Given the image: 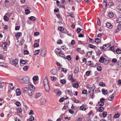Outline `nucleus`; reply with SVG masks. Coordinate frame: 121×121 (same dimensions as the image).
<instances>
[{
    "instance_id": "f257e3e1",
    "label": "nucleus",
    "mask_w": 121,
    "mask_h": 121,
    "mask_svg": "<svg viewBox=\"0 0 121 121\" xmlns=\"http://www.w3.org/2000/svg\"><path fill=\"white\" fill-rule=\"evenodd\" d=\"M43 84L46 91L48 92H49L50 88L48 84V82L47 79H45L44 80Z\"/></svg>"
},
{
    "instance_id": "f03ea898",
    "label": "nucleus",
    "mask_w": 121,
    "mask_h": 121,
    "mask_svg": "<svg viewBox=\"0 0 121 121\" xmlns=\"http://www.w3.org/2000/svg\"><path fill=\"white\" fill-rule=\"evenodd\" d=\"M30 78L29 77L25 76L22 77L20 80V82L24 84L29 83Z\"/></svg>"
},
{
    "instance_id": "7ed1b4c3",
    "label": "nucleus",
    "mask_w": 121,
    "mask_h": 121,
    "mask_svg": "<svg viewBox=\"0 0 121 121\" xmlns=\"http://www.w3.org/2000/svg\"><path fill=\"white\" fill-rule=\"evenodd\" d=\"M55 51L57 53L60 54V56L64 58H65V55L64 52L61 51V49L58 48H56L55 50Z\"/></svg>"
},
{
    "instance_id": "20e7f679",
    "label": "nucleus",
    "mask_w": 121,
    "mask_h": 121,
    "mask_svg": "<svg viewBox=\"0 0 121 121\" xmlns=\"http://www.w3.org/2000/svg\"><path fill=\"white\" fill-rule=\"evenodd\" d=\"M46 54V49L44 48H43L42 49L40 53V55L42 56H44Z\"/></svg>"
},
{
    "instance_id": "39448f33",
    "label": "nucleus",
    "mask_w": 121,
    "mask_h": 121,
    "mask_svg": "<svg viewBox=\"0 0 121 121\" xmlns=\"http://www.w3.org/2000/svg\"><path fill=\"white\" fill-rule=\"evenodd\" d=\"M18 62V59H16L14 60H13L12 61L10 62L11 64L15 66H16Z\"/></svg>"
},
{
    "instance_id": "423d86ee",
    "label": "nucleus",
    "mask_w": 121,
    "mask_h": 121,
    "mask_svg": "<svg viewBox=\"0 0 121 121\" xmlns=\"http://www.w3.org/2000/svg\"><path fill=\"white\" fill-rule=\"evenodd\" d=\"M60 31V32L59 34L60 35H62V34L65 33L66 34H67L69 36H70L71 35V34L70 33H68L69 32L67 31Z\"/></svg>"
},
{
    "instance_id": "0eeeda50",
    "label": "nucleus",
    "mask_w": 121,
    "mask_h": 121,
    "mask_svg": "<svg viewBox=\"0 0 121 121\" xmlns=\"http://www.w3.org/2000/svg\"><path fill=\"white\" fill-rule=\"evenodd\" d=\"M111 45L110 43H107L106 44L100 47L101 49H104L105 48V47H107V48L109 47Z\"/></svg>"
},
{
    "instance_id": "6e6552de",
    "label": "nucleus",
    "mask_w": 121,
    "mask_h": 121,
    "mask_svg": "<svg viewBox=\"0 0 121 121\" xmlns=\"http://www.w3.org/2000/svg\"><path fill=\"white\" fill-rule=\"evenodd\" d=\"M116 94V92H114L112 95H111L108 97V100H112V99L114 97Z\"/></svg>"
},
{
    "instance_id": "1a4fd4ad",
    "label": "nucleus",
    "mask_w": 121,
    "mask_h": 121,
    "mask_svg": "<svg viewBox=\"0 0 121 121\" xmlns=\"http://www.w3.org/2000/svg\"><path fill=\"white\" fill-rule=\"evenodd\" d=\"M51 73L53 74L56 75L58 74L57 70L55 69H53L51 71Z\"/></svg>"
},
{
    "instance_id": "9d476101",
    "label": "nucleus",
    "mask_w": 121,
    "mask_h": 121,
    "mask_svg": "<svg viewBox=\"0 0 121 121\" xmlns=\"http://www.w3.org/2000/svg\"><path fill=\"white\" fill-rule=\"evenodd\" d=\"M28 87L30 89L29 90L34 91L35 90V87L32 85L29 84V85L28 86Z\"/></svg>"
},
{
    "instance_id": "9b49d317",
    "label": "nucleus",
    "mask_w": 121,
    "mask_h": 121,
    "mask_svg": "<svg viewBox=\"0 0 121 121\" xmlns=\"http://www.w3.org/2000/svg\"><path fill=\"white\" fill-rule=\"evenodd\" d=\"M46 102V100L44 98L42 99L41 100L40 103V104L41 105H43L45 104Z\"/></svg>"
},
{
    "instance_id": "f8f14e48",
    "label": "nucleus",
    "mask_w": 121,
    "mask_h": 121,
    "mask_svg": "<svg viewBox=\"0 0 121 121\" xmlns=\"http://www.w3.org/2000/svg\"><path fill=\"white\" fill-rule=\"evenodd\" d=\"M107 27L109 29H111L112 27V25L109 22H107L106 24Z\"/></svg>"
},
{
    "instance_id": "ddd939ff",
    "label": "nucleus",
    "mask_w": 121,
    "mask_h": 121,
    "mask_svg": "<svg viewBox=\"0 0 121 121\" xmlns=\"http://www.w3.org/2000/svg\"><path fill=\"white\" fill-rule=\"evenodd\" d=\"M16 93L17 96L21 94L20 89L18 88L17 89L16 91Z\"/></svg>"
},
{
    "instance_id": "4468645a",
    "label": "nucleus",
    "mask_w": 121,
    "mask_h": 121,
    "mask_svg": "<svg viewBox=\"0 0 121 121\" xmlns=\"http://www.w3.org/2000/svg\"><path fill=\"white\" fill-rule=\"evenodd\" d=\"M22 35V33L20 32L17 33L15 35V36L16 38H18Z\"/></svg>"
},
{
    "instance_id": "2eb2a0df",
    "label": "nucleus",
    "mask_w": 121,
    "mask_h": 121,
    "mask_svg": "<svg viewBox=\"0 0 121 121\" xmlns=\"http://www.w3.org/2000/svg\"><path fill=\"white\" fill-rule=\"evenodd\" d=\"M95 88V86H93L91 87V88L88 91L89 93H90L91 91H92L93 92H94V90Z\"/></svg>"
},
{
    "instance_id": "dca6fc26",
    "label": "nucleus",
    "mask_w": 121,
    "mask_h": 121,
    "mask_svg": "<svg viewBox=\"0 0 121 121\" xmlns=\"http://www.w3.org/2000/svg\"><path fill=\"white\" fill-rule=\"evenodd\" d=\"M79 68L78 67L76 66L75 67V69L74 71V73L75 74L78 73L79 71Z\"/></svg>"
},
{
    "instance_id": "f3484780",
    "label": "nucleus",
    "mask_w": 121,
    "mask_h": 121,
    "mask_svg": "<svg viewBox=\"0 0 121 121\" xmlns=\"http://www.w3.org/2000/svg\"><path fill=\"white\" fill-rule=\"evenodd\" d=\"M22 90L23 92L26 93H28L29 91L28 89L26 87L23 88L22 89Z\"/></svg>"
},
{
    "instance_id": "a211bd4d",
    "label": "nucleus",
    "mask_w": 121,
    "mask_h": 121,
    "mask_svg": "<svg viewBox=\"0 0 121 121\" xmlns=\"http://www.w3.org/2000/svg\"><path fill=\"white\" fill-rule=\"evenodd\" d=\"M102 91L103 94L104 95L107 94L108 93V92L107 90L105 89H102Z\"/></svg>"
},
{
    "instance_id": "6ab92c4d",
    "label": "nucleus",
    "mask_w": 121,
    "mask_h": 121,
    "mask_svg": "<svg viewBox=\"0 0 121 121\" xmlns=\"http://www.w3.org/2000/svg\"><path fill=\"white\" fill-rule=\"evenodd\" d=\"M105 58L102 56H101L100 58L99 61L101 63H103L104 61Z\"/></svg>"
},
{
    "instance_id": "aec40b11",
    "label": "nucleus",
    "mask_w": 121,
    "mask_h": 121,
    "mask_svg": "<svg viewBox=\"0 0 121 121\" xmlns=\"http://www.w3.org/2000/svg\"><path fill=\"white\" fill-rule=\"evenodd\" d=\"M79 85L77 83H75L73 85V86L76 88H77L78 87Z\"/></svg>"
},
{
    "instance_id": "412c9836",
    "label": "nucleus",
    "mask_w": 121,
    "mask_h": 121,
    "mask_svg": "<svg viewBox=\"0 0 121 121\" xmlns=\"http://www.w3.org/2000/svg\"><path fill=\"white\" fill-rule=\"evenodd\" d=\"M41 94L40 93H37L36 95L35 98L36 99H37L39 98L40 96H41Z\"/></svg>"
},
{
    "instance_id": "4be33fe9",
    "label": "nucleus",
    "mask_w": 121,
    "mask_h": 121,
    "mask_svg": "<svg viewBox=\"0 0 121 121\" xmlns=\"http://www.w3.org/2000/svg\"><path fill=\"white\" fill-rule=\"evenodd\" d=\"M39 52V50H35L34 52V55H38Z\"/></svg>"
},
{
    "instance_id": "5701e85b",
    "label": "nucleus",
    "mask_w": 121,
    "mask_h": 121,
    "mask_svg": "<svg viewBox=\"0 0 121 121\" xmlns=\"http://www.w3.org/2000/svg\"><path fill=\"white\" fill-rule=\"evenodd\" d=\"M104 110V109L103 107H99L98 109V110L100 112H102Z\"/></svg>"
},
{
    "instance_id": "b1692460",
    "label": "nucleus",
    "mask_w": 121,
    "mask_h": 121,
    "mask_svg": "<svg viewBox=\"0 0 121 121\" xmlns=\"http://www.w3.org/2000/svg\"><path fill=\"white\" fill-rule=\"evenodd\" d=\"M34 91H32L29 90L28 92L29 95L31 96H32L33 95V92Z\"/></svg>"
},
{
    "instance_id": "393cba45",
    "label": "nucleus",
    "mask_w": 121,
    "mask_h": 121,
    "mask_svg": "<svg viewBox=\"0 0 121 121\" xmlns=\"http://www.w3.org/2000/svg\"><path fill=\"white\" fill-rule=\"evenodd\" d=\"M34 81V83H35V82L38 79V77L37 76H34L33 78Z\"/></svg>"
},
{
    "instance_id": "a878e982",
    "label": "nucleus",
    "mask_w": 121,
    "mask_h": 121,
    "mask_svg": "<svg viewBox=\"0 0 121 121\" xmlns=\"http://www.w3.org/2000/svg\"><path fill=\"white\" fill-rule=\"evenodd\" d=\"M116 52L117 54H120L121 53V50L118 48L116 49Z\"/></svg>"
},
{
    "instance_id": "bb28decb",
    "label": "nucleus",
    "mask_w": 121,
    "mask_h": 121,
    "mask_svg": "<svg viewBox=\"0 0 121 121\" xmlns=\"http://www.w3.org/2000/svg\"><path fill=\"white\" fill-rule=\"evenodd\" d=\"M92 51H89L87 53V55L88 57H91V56Z\"/></svg>"
},
{
    "instance_id": "cd10ccee",
    "label": "nucleus",
    "mask_w": 121,
    "mask_h": 121,
    "mask_svg": "<svg viewBox=\"0 0 121 121\" xmlns=\"http://www.w3.org/2000/svg\"><path fill=\"white\" fill-rule=\"evenodd\" d=\"M29 19L32 21H34L36 19L35 17L34 16H31L29 17Z\"/></svg>"
},
{
    "instance_id": "c85d7f7f",
    "label": "nucleus",
    "mask_w": 121,
    "mask_h": 121,
    "mask_svg": "<svg viewBox=\"0 0 121 121\" xmlns=\"http://www.w3.org/2000/svg\"><path fill=\"white\" fill-rule=\"evenodd\" d=\"M60 83L63 84H65L66 82V81L65 79H61L60 81Z\"/></svg>"
},
{
    "instance_id": "c756f323",
    "label": "nucleus",
    "mask_w": 121,
    "mask_h": 121,
    "mask_svg": "<svg viewBox=\"0 0 121 121\" xmlns=\"http://www.w3.org/2000/svg\"><path fill=\"white\" fill-rule=\"evenodd\" d=\"M96 53L98 56H99L101 54V52L99 50H98L96 52Z\"/></svg>"
},
{
    "instance_id": "7c9ffc66",
    "label": "nucleus",
    "mask_w": 121,
    "mask_h": 121,
    "mask_svg": "<svg viewBox=\"0 0 121 121\" xmlns=\"http://www.w3.org/2000/svg\"><path fill=\"white\" fill-rule=\"evenodd\" d=\"M7 43L6 42L3 43L2 44V47L3 48H5L6 47Z\"/></svg>"
},
{
    "instance_id": "2f4dec72",
    "label": "nucleus",
    "mask_w": 121,
    "mask_h": 121,
    "mask_svg": "<svg viewBox=\"0 0 121 121\" xmlns=\"http://www.w3.org/2000/svg\"><path fill=\"white\" fill-rule=\"evenodd\" d=\"M117 22L118 23H121V17H120L116 20Z\"/></svg>"
},
{
    "instance_id": "473e14b6",
    "label": "nucleus",
    "mask_w": 121,
    "mask_h": 121,
    "mask_svg": "<svg viewBox=\"0 0 121 121\" xmlns=\"http://www.w3.org/2000/svg\"><path fill=\"white\" fill-rule=\"evenodd\" d=\"M108 16L109 17H111L112 18L114 16V14L113 13L110 12L108 13Z\"/></svg>"
},
{
    "instance_id": "72a5a7b5",
    "label": "nucleus",
    "mask_w": 121,
    "mask_h": 121,
    "mask_svg": "<svg viewBox=\"0 0 121 121\" xmlns=\"http://www.w3.org/2000/svg\"><path fill=\"white\" fill-rule=\"evenodd\" d=\"M102 115L104 118L106 117L107 115V113L106 112H104L102 113Z\"/></svg>"
},
{
    "instance_id": "f704fd0d",
    "label": "nucleus",
    "mask_w": 121,
    "mask_h": 121,
    "mask_svg": "<svg viewBox=\"0 0 121 121\" xmlns=\"http://www.w3.org/2000/svg\"><path fill=\"white\" fill-rule=\"evenodd\" d=\"M95 42L97 43H99L100 42V40L99 38H97L95 39Z\"/></svg>"
},
{
    "instance_id": "c9c22d12",
    "label": "nucleus",
    "mask_w": 121,
    "mask_h": 121,
    "mask_svg": "<svg viewBox=\"0 0 121 121\" xmlns=\"http://www.w3.org/2000/svg\"><path fill=\"white\" fill-rule=\"evenodd\" d=\"M20 62L21 64H25L26 63V61L23 60H20Z\"/></svg>"
},
{
    "instance_id": "e433bc0d",
    "label": "nucleus",
    "mask_w": 121,
    "mask_h": 121,
    "mask_svg": "<svg viewBox=\"0 0 121 121\" xmlns=\"http://www.w3.org/2000/svg\"><path fill=\"white\" fill-rule=\"evenodd\" d=\"M65 58L66 59H67L68 60H70L71 59V58L70 56L69 55L67 56L66 58L65 57Z\"/></svg>"
},
{
    "instance_id": "4c0bfd02",
    "label": "nucleus",
    "mask_w": 121,
    "mask_h": 121,
    "mask_svg": "<svg viewBox=\"0 0 121 121\" xmlns=\"http://www.w3.org/2000/svg\"><path fill=\"white\" fill-rule=\"evenodd\" d=\"M86 108L84 106H80V109L81 110H85Z\"/></svg>"
},
{
    "instance_id": "58836bf2",
    "label": "nucleus",
    "mask_w": 121,
    "mask_h": 121,
    "mask_svg": "<svg viewBox=\"0 0 121 121\" xmlns=\"http://www.w3.org/2000/svg\"><path fill=\"white\" fill-rule=\"evenodd\" d=\"M89 46L90 48L94 49L95 47H96V46H94L93 45L91 44H89Z\"/></svg>"
},
{
    "instance_id": "ea45409f",
    "label": "nucleus",
    "mask_w": 121,
    "mask_h": 121,
    "mask_svg": "<svg viewBox=\"0 0 121 121\" xmlns=\"http://www.w3.org/2000/svg\"><path fill=\"white\" fill-rule=\"evenodd\" d=\"M17 110L18 113H21L22 112V110L21 108H18Z\"/></svg>"
},
{
    "instance_id": "a19ab883",
    "label": "nucleus",
    "mask_w": 121,
    "mask_h": 121,
    "mask_svg": "<svg viewBox=\"0 0 121 121\" xmlns=\"http://www.w3.org/2000/svg\"><path fill=\"white\" fill-rule=\"evenodd\" d=\"M28 68V66H25L23 67V69L24 70L26 71Z\"/></svg>"
},
{
    "instance_id": "79ce46f5",
    "label": "nucleus",
    "mask_w": 121,
    "mask_h": 121,
    "mask_svg": "<svg viewBox=\"0 0 121 121\" xmlns=\"http://www.w3.org/2000/svg\"><path fill=\"white\" fill-rule=\"evenodd\" d=\"M87 91L86 90H83L82 91V94H85L87 95Z\"/></svg>"
},
{
    "instance_id": "37998d69",
    "label": "nucleus",
    "mask_w": 121,
    "mask_h": 121,
    "mask_svg": "<svg viewBox=\"0 0 121 121\" xmlns=\"http://www.w3.org/2000/svg\"><path fill=\"white\" fill-rule=\"evenodd\" d=\"M99 85L100 86L102 87H104L105 85V83L103 82H100L99 83Z\"/></svg>"
},
{
    "instance_id": "c03bdc74",
    "label": "nucleus",
    "mask_w": 121,
    "mask_h": 121,
    "mask_svg": "<svg viewBox=\"0 0 121 121\" xmlns=\"http://www.w3.org/2000/svg\"><path fill=\"white\" fill-rule=\"evenodd\" d=\"M119 113L117 114H116L113 117L114 118H117L119 117Z\"/></svg>"
},
{
    "instance_id": "a18cd8bd",
    "label": "nucleus",
    "mask_w": 121,
    "mask_h": 121,
    "mask_svg": "<svg viewBox=\"0 0 121 121\" xmlns=\"http://www.w3.org/2000/svg\"><path fill=\"white\" fill-rule=\"evenodd\" d=\"M4 19V21H7L9 20L8 17L6 16H4L3 18Z\"/></svg>"
},
{
    "instance_id": "49530a36",
    "label": "nucleus",
    "mask_w": 121,
    "mask_h": 121,
    "mask_svg": "<svg viewBox=\"0 0 121 121\" xmlns=\"http://www.w3.org/2000/svg\"><path fill=\"white\" fill-rule=\"evenodd\" d=\"M97 69L99 71H100L102 69V67L100 66H98L97 68Z\"/></svg>"
},
{
    "instance_id": "de8ad7c7",
    "label": "nucleus",
    "mask_w": 121,
    "mask_h": 121,
    "mask_svg": "<svg viewBox=\"0 0 121 121\" xmlns=\"http://www.w3.org/2000/svg\"><path fill=\"white\" fill-rule=\"evenodd\" d=\"M25 13L26 14H28L30 13V11L29 9H25Z\"/></svg>"
},
{
    "instance_id": "09e8293b",
    "label": "nucleus",
    "mask_w": 121,
    "mask_h": 121,
    "mask_svg": "<svg viewBox=\"0 0 121 121\" xmlns=\"http://www.w3.org/2000/svg\"><path fill=\"white\" fill-rule=\"evenodd\" d=\"M117 29L119 30H121V24H119L117 26Z\"/></svg>"
},
{
    "instance_id": "8fccbe9b",
    "label": "nucleus",
    "mask_w": 121,
    "mask_h": 121,
    "mask_svg": "<svg viewBox=\"0 0 121 121\" xmlns=\"http://www.w3.org/2000/svg\"><path fill=\"white\" fill-rule=\"evenodd\" d=\"M99 119V118L97 116H95L93 121H98Z\"/></svg>"
},
{
    "instance_id": "3c124183",
    "label": "nucleus",
    "mask_w": 121,
    "mask_h": 121,
    "mask_svg": "<svg viewBox=\"0 0 121 121\" xmlns=\"http://www.w3.org/2000/svg\"><path fill=\"white\" fill-rule=\"evenodd\" d=\"M103 62H104V64L105 65H106L108 63V60L106 59L105 58L104 60V61Z\"/></svg>"
},
{
    "instance_id": "603ef678",
    "label": "nucleus",
    "mask_w": 121,
    "mask_h": 121,
    "mask_svg": "<svg viewBox=\"0 0 121 121\" xmlns=\"http://www.w3.org/2000/svg\"><path fill=\"white\" fill-rule=\"evenodd\" d=\"M39 45V44L38 43H35L34 44L33 47L34 48L37 47H38Z\"/></svg>"
},
{
    "instance_id": "864d4df0",
    "label": "nucleus",
    "mask_w": 121,
    "mask_h": 121,
    "mask_svg": "<svg viewBox=\"0 0 121 121\" xmlns=\"http://www.w3.org/2000/svg\"><path fill=\"white\" fill-rule=\"evenodd\" d=\"M34 120V118L32 116H31L29 118V120L31 121Z\"/></svg>"
},
{
    "instance_id": "5fc2aeb1",
    "label": "nucleus",
    "mask_w": 121,
    "mask_h": 121,
    "mask_svg": "<svg viewBox=\"0 0 121 121\" xmlns=\"http://www.w3.org/2000/svg\"><path fill=\"white\" fill-rule=\"evenodd\" d=\"M62 92L60 90H59L57 93V94L58 95H60L62 93Z\"/></svg>"
},
{
    "instance_id": "6e6d98bb",
    "label": "nucleus",
    "mask_w": 121,
    "mask_h": 121,
    "mask_svg": "<svg viewBox=\"0 0 121 121\" xmlns=\"http://www.w3.org/2000/svg\"><path fill=\"white\" fill-rule=\"evenodd\" d=\"M61 70L63 72H66L67 71V70L66 69H65L64 68H62L61 69Z\"/></svg>"
},
{
    "instance_id": "4d7b16f0",
    "label": "nucleus",
    "mask_w": 121,
    "mask_h": 121,
    "mask_svg": "<svg viewBox=\"0 0 121 121\" xmlns=\"http://www.w3.org/2000/svg\"><path fill=\"white\" fill-rule=\"evenodd\" d=\"M16 105L17 106H19L21 105V104L19 102L17 101L16 103Z\"/></svg>"
},
{
    "instance_id": "13d9d810",
    "label": "nucleus",
    "mask_w": 121,
    "mask_h": 121,
    "mask_svg": "<svg viewBox=\"0 0 121 121\" xmlns=\"http://www.w3.org/2000/svg\"><path fill=\"white\" fill-rule=\"evenodd\" d=\"M62 41L61 39H59L58 40L57 43L59 44H61L62 43Z\"/></svg>"
},
{
    "instance_id": "bf43d9fd",
    "label": "nucleus",
    "mask_w": 121,
    "mask_h": 121,
    "mask_svg": "<svg viewBox=\"0 0 121 121\" xmlns=\"http://www.w3.org/2000/svg\"><path fill=\"white\" fill-rule=\"evenodd\" d=\"M64 46H63L62 47V49H63L65 51H66L68 49L66 48V47H64Z\"/></svg>"
},
{
    "instance_id": "052dcab7",
    "label": "nucleus",
    "mask_w": 121,
    "mask_h": 121,
    "mask_svg": "<svg viewBox=\"0 0 121 121\" xmlns=\"http://www.w3.org/2000/svg\"><path fill=\"white\" fill-rule=\"evenodd\" d=\"M105 100L103 98H102L100 99V101L99 102H101V103H104V101Z\"/></svg>"
},
{
    "instance_id": "680f3d73",
    "label": "nucleus",
    "mask_w": 121,
    "mask_h": 121,
    "mask_svg": "<svg viewBox=\"0 0 121 121\" xmlns=\"http://www.w3.org/2000/svg\"><path fill=\"white\" fill-rule=\"evenodd\" d=\"M117 64L118 66H121V61H118L117 63Z\"/></svg>"
},
{
    "instance_id": "e2e57ef3",
    "label": "nucleus",
    "mask_w": 121,
    "mask_h": 121,
    "mask_svg": "<svg viewBox=\"0 0 121 121\" xmlns=\"http://www.w3.org/2000/svg\"><path fill=\"white\" fill-rule=\"evenodd\" d=\"M79 53L82 54H85V51L83 50L81 51Z\"/></svg>"
},
{
    "instance_id": "0e129e2a",
    "label": "nucleus",
    "mask_w": 121,
    "mask_h": 121,
    "mask_svg": "<svg viewBox=\"0 0 121 121\" xmlns=\"http://www.w3.org/2000/svg\"><path fill=\"white\" fill-rule=\"evenodd\" d=\"M65 99L63 98H61L59 99V101L60 102H62Z\"/></svg>"
},
{
    "instance_id": "69168bd1",
    "label": "nucleus",
    "mask_w": 121,
    "mask_h": 121,
    "mask_svg": "<svg viewBox=\"0 0 121 121\" xmlns=\"http://www.w3.org/2000/svg\"><path fill=\"white\" fill-rule=\"evenodd\" d=\"M90 74V71H86V74L87 76L89 75Z\"/></svg>"
},
{
    "instance_id": "338daca9",
    "label": "nucleus",
    "mask_w": 121,
    "mask_h": 121,
    "mask_svg": "<svg viewBox=\"0 0 121 121\" xmlns=\"http://www.w3.org/2000/svg\"><path fill=\"white\" fill-rule=\"evenodd\" d=\"M117 61V60L115 58L113 59L112 60V61L113 63H116Z\"/></svg>"
},
{
    "instance_id": "774afa93",
    "label": "nucleus",
    "mask_w": 121,
    "mask_h": 121,
    "mask_svg": "<svg viewBox=\"0 0 121 121\" xmlns=\"http://www.w3.org/2000/svg\"><path fill=\"white\" fill-rule=\"evenodd\" d=\"M29 52L27 50H25L24 51V55L29 54Z\"/></svg>"
}]
</instances>
